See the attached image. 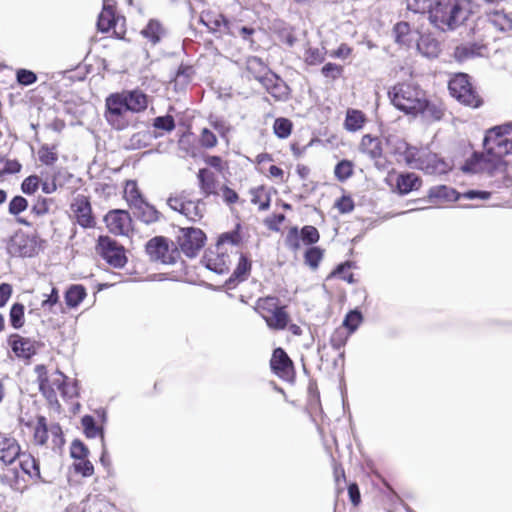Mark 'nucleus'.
Returning <instances> with one entry per match:
<instances>
[{
  "label": "nucleus",
  "instance_id": "nucleus-1",
  "mask_svg": "<svg viewBox=\"0 0 512 512\" xmlns=\"http://www.w3.org/2000/svg\"><path fill=\"white\" fill-rule=\"evenodd\" d=\"M149 105V96L141 89L123 90L108 95L105 99V119L117 130H123L128 122L125 114L144 112Z\"/></svg>",
  "mask_w": 512,
  "mask_h": 512
},
{
  "label": "nucleus",
  "instance_id": "nucleus-2",
  "mask_svg": "<svg viewBox=\"0 0 512 512\" xmlns=\"http://www.w3.org/2000/svg\"><path fill=\"white\" fill-rule=\"evenodd\" d=\"M385 140L388 146L393 147L394 153H404V159L411 168L439 175L450 170V165L435 153L410 147L404 140L396 136H388Z\"/></svg>",
  "mask_w": 512,
  "mask_h": 512
},
{
  "label": "nucleus",
  "instance_id": "nucleus-3",
  "mask_svg": "<svg viewBox=\"0 0 512 512\" xmlns=\"http://www.w3.org/2000/svg\"><path fill=\"white\" fill-rule=\"evenodd\" d=\"M470 0H436L430 10V23L441 31H453L469 15Z\"/></svg>",
  "mask_w": 512,
  "mask_h": 512
},
{
  "label": "nucleus",
  "instance_id": "nucleus-4",
  "mask_svg": "<svg viewBox=\"0 0 512 512\" xmlns=\"http://www.w3.org/2000/svg\"><path fill=\"white\" fill-rule=\"evenodd\" d=\"M391 103L405 114L417 115L421 109L426 92L418 85L399 83L389 92Z\"/></svg>",
  "mask_w": 512,
  "mask_h": 512
},
{
  "label": "nucleus",
  "instance_id": "nucleus-5",
  "mask_svg": "<svg viewBox=\"0 0 512 512\" xmlns=\"http://www.w3.org/2000/svg\"><path fill=\"white\" fill-rule=\"evenodd\" d=\"M483 148L489 156L504 158L512 154V121L488 129L483 139Z\"/></svg>",
  "mask_w": 512,
  "mask_h": 512
},
{
  "label": "nucleus",
  "instance_id": "nucleus-6",
  "mask_svg": "<svg viewBox=\"0 0 512 512\" xmlns=\"http://www.w3.org/2000/svg\"><path fill=\"white\" fill-rule=\"evenodd\" d=\"M462 170L466 173H486L493 177L499 175L504 178L506 173V162L498 156H489L486 152H474L465 161Z\"/></svg>",
  "mask_w": 512,
  "mask_h": 512
},
{
  "label": "nucleus",
  "instance_id": "nucleus-7",
  "mask_svg": "<svg viewBox=\"0 0 512 512\" xmlns=\"http://www.w3.org/2000/svg\"><path fill=\"white\" fill-rule=\"evenodd\" d=\"M448 89L452 97L466 106L479 108L483 103L482 98L470 83L469 76L465 73L456 74L449 81Z\"/></svg>",
  "mask_w": 512,
  "mask_h": 512
},
{
  "label": "nucleus",
  "instance_id": "nucleus-8",
  "mask_svg": "<svg viewBox=\"0 0 512 512\" xmlns=\"http://www.w3.org/2000/svg\"><path fill=\"white\" fill-rule=\"evenodd\" d=\"M206 241L205 233L195 227H184L179 229L177 243L181 251L189 258L195 257L204 247Z\"/></svg>",
  "mask_w": 512,
  "mask_h": 512
},
{
  "label": "nucleus",
  "instance_id": "nucleus-9",
  "mask_svg": "<svg viewBox=\"0 0 512 512\" xmlns=\"http://www.w3.org/2000/svg\"><path fill=\"white\" fill-rule=\"evenodd\" d=\"M199 22L207 27L217 38L224 35H235L234 25L220 12L212 9L203 10Z\"/></svg>",
  "mask_w": 512,
  "mask_h": 512
},
{
  "label": "nucleus",
  "instance_id": "nucleus-10",
  "mask_svg": "<svg viewBox=\"0 0 512 512\" xmlns=\"http://www.w3.org/2000/svg\"><path fill=\"white\" fill-rule=\"evenodd\" d=\"M145 250L151 261L163 264H174L178 256V251L176 249L170 250L168 239L163 236L150 239L146 243Z\"/></svg>",
  "mask_w": 512,
  "mask_h": 512
},
{
  "label": "nucleus",
  "instance_id": "nucleus-11",
  "mask_svg": "<svg viewBox=\"0 0 512 512\" xmlns=\"http://www.w3.org/2000/svg\"><path fill=\"white\" fill-rule=\"evenodd\" d=\"M98 249L100 256L114 268H122L127 263L124 248L108 236L99 237Z\"/></svg>",
  "mask_w": 512,
  "mask_h": 512
},
{
  "label": "nucleus",
  "instance_id": "nucleus-12",
  "mask_svg": "<svg viewBox=\"0 0 512 512\" xmlns=\"http://www.w3.org/2000/svg\"><path fill=\"white\" fill-rule=\"evenodd\" d=\"M255 79L259 81L266 91L276 101H286L290 95V88L277 74L272 71L265 72L263 75H256Z\"/></svg>",
  "mask_w": 512,
  "mask_h": 512
},
{
  "label": "nucleus",
  "instance_id": "nucleus-13",
  "mask_svg": "<svg viewBox=\"0 0 512 512\" xmlns=\"http://www.w3.org/2000/svg\"><path fill=\"white\" fill-rule=\"evenodd\" d=\"M8 250L13 256L33 257L39 250V238L37 235L16 234L11 238Z\"/></svg>",
  "mask_w": 512,
  "mask_h": 512
},
{
  "label": "nucleus",
  "instance_id": "nucleus-14",
  "mask_svg": "<svg viewBox=\"0 0 512 512\" xmlns=\"http://www.w3.org/2000/svg\"><path fill=\"white\" fill-rule=\"evenodd\" d=\"M7 343L17 358L29 360L37 354L39 342L32 338L23 337L17 333L8 336Z\"/></svg>",
  "mask_w": 512,
  "mask_h": 512
},
{
  "label": "nucleus",
  "instance_id": "nucleus-15",
  "mask_svg": "<svg viewBox=\"0 0 512 512\" xmlns=\"http://www.w3.org/2000/svg\"><path fill=\"white\" fill-rule=\"evenodd\" d=\"M108 230L114 235H127L131 228V216L126 210H111L104 217Z\"/></svg>",
  "mask_w": 512,
  "mask_h": 512
},
{
  "label": "nucleus",
  "instance_id": "nucleus-16",
  "mask_svg": "<svg viewBox=\"0 0 512 512\" xmlns=\"http://www.w3.org/2000/svg\"><path fill=\"white\" fill-rule=\"evenodd\" d=\"M71 210L74 213L76 222L83 228H93L96 224L92 214L90 200L85 195H77L72 204Z\"/></svg>",
  "mask_w": 512,
  "mask_h": 512
},
{
  "label": "nucleus",
  "instance_id": "nucleus-17",
  "mask_svg": "<svg viewBox=\"0 0 512 512\" xmlns=\"http://www.w3.org/2000/svg\"><path fill=\"white\" fill-rule=\"evenodd\" d=\"M22 453L18 442L14 438L0 436V462L5 466L12 465L20 459Z\"/></svg>",
  "mask_w": 512,
  "mask_h": 512
},
{
  "label": "nucleus",
  "instance_id": "nucleus-18",
  "mask_svg": "<svg viewBox=\"0 0 512 512\" xmlns=\"http://www.w3.org/2000/svg\"><path fill=\"white\" fill-rule=\"evenodd\" d=\"M427 197L431 203L455 202L462 198L461 193L446 185L433 186Z\"/></svg>",
  "mask_w": 512,
  "mask_h": 512
},
{
  "label": "nucleus",
  "instance_id": "nucleus-19",
  "mask_svg": "<svg viewBox=\"0 0 512 512\" xmlns=\"http://www.w3.org/2000/svg\"><path fill=\"white\" fill-rule=\"evenodd\" d=\"M251 271V260L244 254L240 255L239 262L231 276L226 280L229 289L235 288L239 283L244 282Z\"/></svg>",
  "mask_w": 512,
  "mask_h": 512
},
{
  "label": "nucleus",
  "instance_id": "nucleus-20",
  "mask_svg": "<svg viewBox=\"0 0 512 512\" xmlns=\"http://www.w3.org/2000/svg\"><path fill=\"white\" fill-rule=\"evenodd\" d=\"M19 467L23 473L27 474L34 482H47L41 476L39 461L31 454L22 453L19 459Z\"/></svg>",
  "mask_w": 512,
  "mask_h": 512
},
{
  "label": "nucleus",
  "instance_id": "nucleus-21",
  "mask_svg": "<svg viewBox=\"0 0 512 512\" xmlns=\"http://www.w3.org/2000/svg\"><path fill=\"white\" fill-rule=\"evenodd\" d=\"M421 178L413 172L400 173L396 180V189L400 195H406L421 187Z\"/></svg>",
  "mask_w": 512,
  "mask_h": 512
},
{
  "label": "nucleus",
  "instance_id": "nucleus-22",
  "mask_svg": "<svg viewBox=\"0 0 512 512\" xmlns=\"http://www.w3.org/2000/svg\"><path fill=\"white\" fill-rule=\"evenodd\" d=\"M136 218L145 224L159 221L161 213L145 199L131 208Z\"/></svg>",
  "mask_w": 512,
  "mask_h": 512
},
{
  "label": "nucleus",
  "instance_id": "nucleus-23",
  "mask_svg": "<svg viewBox=\"0 0 512 512\" xmlns=\"http://www.w3.org/2000/svg\"><path fill=\"white\" fill-rule=\"evenodd\" d=\"M270 366L273 372L279 376H283L292 369L293 363L285 350L278 347L273 351Z\"/></svg>",
  "mask_w": 512,
  "mask_h": 512
},
{
  "label": "nucleus",
  "instance_id": "nucleus-24",
  "mask_svg": "<svg viewBox=\"0 0 512 512\" xmlns=\"http://www.w3.org/2000/svg\"><path fill=\"white\" fill-rule=\"evenodd\" d=\"M267 326L273 330H284L289 321L285 306H279L269 314H262Z\"/></svg>",
  "mask_w": 512,
  "mask_h": 512
},
{
  "label": "nucleus",
  "instance_id": "nucleus-25",
  "mask_svg": "<svg viewBox=\"0 0 512 512\" xmlns=\"http://www.w3.org/2000/svg\"><path fill=\"white\" fill-rule=\"evenodd\" d=\"M57 208L55 200L45 196H34L30 201V212L35 217H43Z\"/></svg>",
  "mask_w": 512,
  "mask_h": 512
},
{
  "label": "nucleus",
  "instance_id": "nucleus-26",
  "mask_svg": "<svg viewBox=\"0 0 512 512\" xmlns=\"http://www.w3.org/2000/svg\"><path fill=\"white\" fill-rule=\"evenodd\" d=\"M483 49L484 46L476 42L464 43L455 48L454 57L458 62H464L481 56Z\"/></svg>",
  "mask_w": 512,
  "mask_h": 512
},
{
  "label": "nucleus",
  "instance_id": "nucleus-27",
  "mask_svg": "<svg viewBox=\"0 0 512 512\" xmlns=\"http://www.w3.org/2000/svg\"><path fill=\"white\" fill-rule=\"evenodd\" d=\"M197 177L199 180V187L205 197L210 195H218V182L212 172L202 168L199 170Z\"/></svg>",
  "mask_w": 512,
  "mask_h": 512
},
{
  "label": "nucleus",
  "instance_id": "nucleus-28",
  "mask_svg": "<svg viewBox=\"0 0 512 512\" xmlns=\"http://www.w3.org/2000/svg\"><path fill=\"white\" fill-rule=\"evenodd\" d=\"M360 150L372 159L380 158L383 153L382 142L378 137L365 134L360 143Z\"/></svg>",
  "mask_w": 512,
  "mask_h": 512
},
{
  "label": "nucleus",
  "instance_id": "nucleus-29",
  "mask_svg": "<svg viewBox=\"0 0 512 512\" xmlns=\"http://www.w3.org/2000/svg\"><path fill=\"white\" fill-rule=\"evenodd\" d=\"M141 34L153 45H156L165 35V30L158 20L150 19L147 25L142 29Z\"/></svg>",
  "mask_w": 512,
  "mask_h": 512
},
{
  "label": "nucleus",
  "instance_id": "nucleus-30",
  "mask_svg": "<svg viewBox=\"0 0 512 512\" xmlns=\"http://www.w3.org/2000/svg\"><path fill=\"white\" fill-rule=\"evenodd\" d=\"M421 106L419 114H422L423 117L429 120L439 121L444 115V108L442 105L439 102L428 100L427 96L424 97V101Z\"/></svg>",
  "mask_w": 512,
  "mask_h": 512
},
{
  "label": "nucleus",
  "instance_id": "nucleus-31",
  "mask_svg": "<svg viewBox=\"0 0 512 512\" xmlns=\"http://www.w3.org/2000/svg\"><path fill=\"white\" fill-rule=\"evenodd\" d=\"M116 25V17L114 10L111 6L104 2L103 9L98 16L97 28L99 31L106 33L109 32Z\"/></svg>",
  "mask_w": 512,
  "mask_h": 512
},
{
  "label": "nucleus",
  "instance_id": "nucleus-32",
  "mask_svg": "<svg viewBox=\"0 0 512 512\" xmlns=\"http://www.w3.org/2000/svg\"><path fill=\"white\" fill-rule=\"evenodd\" d=\"M86 289L81 284H73L65 292V302L69 308H76L85 299Z\"/></svg>",
  "mask_w": 512,
  "mask_h": 512
},
{
  "label": "nucleus",
  "instance_id": "nucleus-33",
  "mask_svg": "<svg viewBox=\"0 0 512 512\" xmlns=\"http://www.w3.org/2000/svg\"><path fill=\"white\" fill-rule=\"evenodd\" d=\"M365 121L366 117L362 111L350 108L346 112L344 126L346 130L355 132L363 127Z\"/></svg>",
  "mask_w": 512,
  "mask_h": 512
},
{
  "label": "nucleus",
  "instance_id": "nucleus-34",
  "mask_svg": "<svg viewBox=\"0 0 512 512\" xmlns=\"http://www.w3.org/2000/svg\"><path fill=\"white\" fill-rule=\"evenodd\" d=\"M0 483L14 491L22 492L24 487L20 486V474L16 467L7 468L0 473Z\"/></svg>",
  "mask_w": 512,
  "mask_h": 512
},
{
  "label": "nucleus",
  "instance_id": "nucleus-35",
  "mask_svg": "<svg viewBox=\"0 0 512 512\" xmlns=\"http://www.w3.org/2000/svg\"><path fill=\"white\" fill-rule=\"evenodd\" d=\"M393 32L395 35V41L399 44H404V45L409 46V45H411V43L413 41H415L413 34H412L410 24L408 22H405V21L398 22L394 26Z\"/></svg>",
  "mask_w": 512,
  "mask_h": 512
},
{
  "label": "nucleus",
  "instance_id": "nucleus-36",
  "mask_svg": "<svg viewBox=\"0 0 512 512\" xmlns=\"http://www.w3.org/2000/svg\"><path fill=\"white\" fill-rule=\"evenodd\" d=\"M204 206L205 203L203 200L199 199L197 201H193L187 198L186 209L184 216L191 222H196L200 220L204 215Z\"/></svg>",
  "mask_w": 512,
  "mask_h": 512
},
{
  "label": "nucleus",
  "instance_id": "nucleus-37",
  "mask_svg": "<svg viewBox=\"0 0 512 512\" xmlns=\"http://www.w3.org/2000/svg\"><path fill=\"white\" fill-rule=\"evenodd\" d=\"M84 433L88 438L100 436L101 442L105 441L102 427L97 426L95 418L92 415H84L81 419Z\"/></svg>",
  "mask_w": 512,
  "mask_h": 512
},
{
  "label": "nucleus",
  "instance_id": "nucleus-38",
  "mask_svg": "<svg viewBox=\"0 0 512 512\" xmlns=\"http://www.w3.org/2000/svg\"><path fill=\"white\" fill-rule=\"evenodd\" d=\"M9 322L10 325L19 330L24 326L25 323V306L22 303H14L9 311Z\"/></svg>",
  "mask_w": 512,
  "mask_h": 512
},
{
  "label": "nucleus",
  "instance_id": "nucleus-39",
  "mask_svg": "<svg viewBox=\"0 0 512 512\" xmlns=\"http://www.w3.org/2000/svg\"><path fill=\"white\" fill-rule=\"evenodd\" d=\"M124 197L130 208L143 201L144 198L137 186L136 181L129 180L124 189Z\"/></svg>",
  "mask_w": 512,
  "mask_h": 512
},
{
  "label": "nucleus",
  "instance_id": "nucleus-40",
  "mask_svg": "<svg viewBox=\"0 0 512 512\" xmlns=\"http://www.w3.org/2000/svg\"><path fill=\"white\" fill-rule=\"evenodd\" d=\"M66 380L67 377L59 370L49 378L50 384L55 388V390L60 391L63 397H72L73 392L70 390Z\"/></svg>",
  "mask_w": 512,
  "mask_h": 512
},
{
  "label": "nucleus",
  "instance_id": "nucleus-41",
  "mask_svg": "<svg viewBox=\"0 0 512 512\" xmlns=\"http://www.w3.org/2000/svg\"><path fill=\"white\" fill-rule=\"evenodd\" d=\"M279 298L275 296H267L259 298L256 302L255 310L262 316V314H269L279 307Z\"/></svg>",
  "mask_w": 512,
  "mask_h": 512
},
{
  "label": "nucleus",
  "instance_id": "nucleus-42",
  "mask_svg": "<svg viewBox=\"0 0 512 512\" xmlns=\"http://www.w3.org/2000/svg\"><path fill=\"white\" fill-rule=\"evenodd\" d=\"M436 0H406L407 9L414 13H428L430 19V10L433 9Z\"/></svg>",
  "mask_w": 512,
  "mask_h": 512
},
{
  "label": "nucleus",
  "instance_id": "nucleus-43",
  "mask_svg": "<svg viewBox=\"0 0 512 512\" xmlns=\"http://www.w3.org/2000/svg\"><path fill=\"white\" fill-rule=\"evenodd\" d=\"M354 265L351 261H345L336 266V268L331 272L329 277H339L340 279L348 282L349 284H353L356 282L354 279L353 273H348V270L352 268Z\"/></svg>",
  "mask_w": 512,
  "mask_h": 512
},
{
  "label": "nucleus",
  "instance_id": "nucleus-44",
  "mask_svg": "<svg viewBox=\"0 0 512 512\" xmlns=\"http://www.w3.org/2000/svg\"><path fill=\"white\" fill-rule=\"evenodd\" d=\"M48 440L47 421L44 416L37 418V424L34 430V441L38 445H44Z\"/></svg>",
  "mask_w": 512,
  "mask_h": 512
},
{
  "label": "nucleus",
  "instance_id": "nucleus-45",
  "mask_svg": "<svg viewBox=\"0 0 512 512\" xmlns=\"http://www.w3.org/2000/svg\"><path fill=\"white\" fill-rule=\"evenodd\" d=\"M30 205V201L21 195L14 196L8 205V212L13 216H18L24 212Z\"/></svg>",
  "mask_w": 512,
  "mask_h": 512
},
{
  "label": "nucleus",
  "instance_id": "nucleus-46",
  "mask_svg": "<svg viewBox=\"0 0 512 512\" xmlns=\"http://www.w3.org/2000/svg\"><path fill=\"white\" fill-rule=\"evenodd\" d=\"M362 320L363 316L359 310H351L346 314L343 320V326L349 331V334H352L357 330Z\"/></svg>",
  "mask_w": 512,
  "mask_h": 512
},
{
  "label": "nucleus",
  "instance_id": "nucleus-47",
  "mask_svg": "<svg viewBox=\"0 0 512 512\" xmlns=\"http://www.w3.org/2000/svg\"><path fill=\"white\" fill-rule=\"evenodd\" d=\"M273 130L278 138L285 139L292 132V122L287 118H277L274 121Z\"/></svg>",
  "mask_w": 512,
  "mask_h": 512
},
{
  "label": "nucleus",
  "instance_id": "nucleus-48",
  "mask_svg": "<svg viewBox=\"0 0 512 512\" xmlns=\"http://www.w3.org/2000/svg\"><path fill=\"white\" fill-rule=\"evenodd\" d=\"M193 74H194V69L192 66L181 64L178 67L176 74H175V78H174L175 85L176 86L177 85H181V86L187 85L190 82Z\"/></svg>",
  "mask_w": 512,
  "mask_h": 512
},
{
  "label": "nucleus",
  "instance_id": "nucleus-49",
  "mask_svg": "<svg viewBox=\"0 0 512 512\" xmlns=\"http://www.w3.org/2000/svg\"><path fill=\"white\" fill-rule=\"evenodd\" d=\"M186 202L187 197L184 191L179 194L171 195L167 199V205L169 206V208L172 209L173 211L179 212L183 216L186 209Z\"/></svg>",
  "mask_w": 512,
  "mask_h": 512
},
{
  "label": "nucleus",
  "instance_id": "nucleus-50",
  "mask_svg": "<svg viewBox=\"0 0 512 512\" xmlns=\"http://www.w3.org/2000/svg\"><path fill=\"white\" fill-rule=\"evenodd\" d=\"M335 177L343 182L350 178L353 174V165L349 160H341L338 162L334 169Z\"/></svg>",
  "mask_w": 512,
  "mask_h": 512
},
{
  "label": "nucleus",
  "instance_id": "nucleus-51",
  "mask_svg": "<svg viewBox=\"0 0 512 512\" xmlns=\"http://www.w3.org/2000/svg\"><path fill=\"white\" fill-rule=\"evenodd\" d=\"M40 187V177L37 175H30L26 177L21 183V191L27 196H33Z\"/></svg>",
  "mask_w": 512,
  "mask_h": 512
},
{
  "label": "nucleus",
  "instance_id": "nucleus-52",
  "mask_svg": "<svg viewBox=\"0 0 512 512\" xmlns=\"http://www.w3.org/2000/svg\"><path fill=\"white\" fill-rule=\"evenodd\" d=\"M39 160L42 164L51 166L58 160L54 147L43 145L38 151Z\"/></svg>",
  "mask_w": 512,
  "mask_h": 512
},
{
  "label": "nucleus",
  "instance_id": "nucleus-53",
  "mask_svg": "<svg viewBox=\"0 0 512 512\" xmlns=\"http://www.w3.org/2000/svg\"><path fill=\"white\" fill-rule=\"evenodd\" d=\"M304 257L306 264L315 269L319 266L323 257V250L316 246L310 247L306 250Z\"/></svg>",
  "mask_w": 512,
  "mask_h": 512
},
{
  "label": "nucleus",
  "instance_id": "nucleus-54",
  "mask_svg": "<svg viewBox=\"0 0 512 512\" xmlns=\"http://www.w3.org/2000/svg\"><path fill=\"white\" fill-rule=\"evenodd\" d=\"M39 390L50 403L57 402L56 390L48 377H40Z\"/></svg>",
  "mask_w": 512,
  "mask_h": 512
},
{
  "label": "nucleus",
  "instance_id": "nucleus-55",
  "mask_svg": "<svg viewBox=\"0 0 512 512\" xmlns=\"http://www.w3.org/2000/svg\"><path fill=\"white\" fill-rule=\"evenodd\" d=\"M175 120L173 116L167 114L165 116H158L153 120V127L166 132H171L175 129Z\"/></svg>",
  "mask_w": 512,
  "mask_h": 512
},
{
  "label": "nucleus",
  "instance_id": "nucleus-56",
  "mask_svg": "<svg viewBox=\"0 0 512 512\" xmlns=\"http://www.w3.org/2000/svg\"><path fill=\"white\" fill-rule=\"evenodd\" d=\"M300 235H301V240L307 245H312V244L317 243L320 238L318 230L314 226H311V225H306V226L302 227V229L300 231Z\"/></svg>",
  "mask_w": 512,
  "mask_h": 512
},
{
  "label": "nucleus",
  "instance_id": "nucleus-57",
  "mask_svg": "<svg viewBox=\"0 0 512 512\" xmlns=\"http://www.w3.org/2000/svg\"><path fill=\"white\" fill-rule=\"evenodd\" d=\"M349 334L343 328H337L330 336V345L335 350H340L345 346Z\"/></svg>",
  "mask_w": 512,
  "mask_h": 512
},
{
  "label": "nucleus",
  "instance_id": "nucleus-58",
  "mask_svg": "<svg viewBox=\"0 0 512 512\" xmlns=\"http://www.w3.org/2000/svg\"><path fill=\"white\" fill-rule=\"evenodd\" d=\"M301 235L298 228L291 227L285 238V245L292 251H297L300 248Z\"/></svg>",
  "mask_w": 512,
  "mask_h": 512
},
{
  "label": "nucleus",
  "instance_id": "nucleus-59",
  "mask_svg": "<svg viewBox=\"0 0 512 512\" xmlns=\"http://www.w3.org/2000/svg\"><path fill=\"white\" fill-rule=\"evenodd\" d=\"M16 80L22 86H29L37 81V75L31 70L21 68L16 72Z\"/></svg>",
  "mask_w": 512,
  "mask_h": 512
},
{
  "label": "nucleus",
  "instance_id": "nucleus-60",
  "mask_svg": "<svg viewBox=\"0 0 512 512\" xmlns=\"http://www.w3.org/2000/svg\"><path fill=\"white\" fill-rule=\"evenodd\" d=\"M325 52L324 49L319 48H308L305 53V61L309 65H317L324 61Z\"/></svg>",
  "mask_w": 512,
  "mask_h": 512
},
{
  "label": "nucleus",
  "instance_id": "nucleus-61",
  "mask_svg": "<svg viewBox=\"0 0 512 512\" xmlns=\"http://www.w3.org/2000/svg\"><path fill=\"white\" fill-rule=\"evenodd\" d=\"M70 454L76 460H83L88 457L89 450L82 441L76 439L71 444Z\"/></svg>",
  "mask_w": 512,
  "mask_h": 512
},
{
  "label": "nucleus",
  "instance_id": "nucleus-62",
  "mask_svg": "<svg viewBox=\"0 0 512 512\" xmlns=\"http://www.w3.org/2000/svg\"><path fill=\"white\" fill-rule=\"evenodd\" d=\"M2 175L15 174L20 172L22 165L16 159H6L0 157Z\"/></svg>",
  "mask_w": 512,
  "mask_h": 512
},
{
  "label": "nucleus",
  "instance_id": "nucleus-63",
  "mask_svg": "<svg viewBox=\"0 0 512 512\" xmlns=\"http://www.w3.org/2000/svg\"><path fill=\"white\" fill-rule=\"evenodd\" d=\"M490 15L495 17L493 21L500 26L501 30L512 29V18L503 10H494Z\"/></svg>",
  "mask_w": 512,
  "mask_h": 512
},
{
  "label": "nucleus",
  "instance_id": "nucleus-64",
  "mask_svg": "<svg viewBox=\"0 0 512 512\" xmlns=\"http://www.w3.org/2000/svg\"><path fill=\"white\" fill-rule=\"evenodd\" d=\"M247 70L252 73L254 77L256 75H263L265 72L269 71L263 61L258 57H251L248 59Z\"/></svg>",
  "mask_w": 512,
  "mask_h": 512
}]
</instances>
